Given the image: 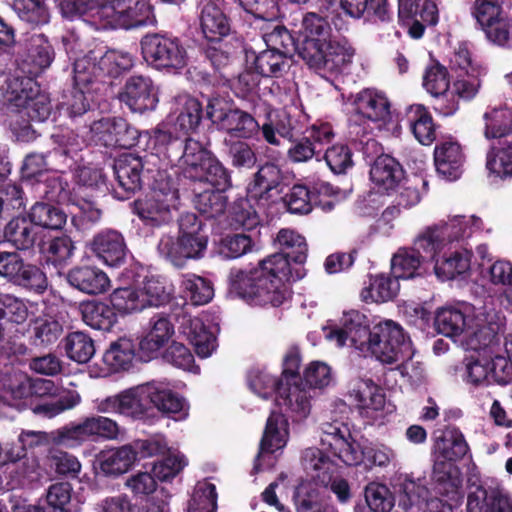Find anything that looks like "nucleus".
I'll list each match as a JSON object with an SVG mask.
<instances>
[{"mask_svg": "<svg viewBox=\"0 0 512 512\" xmlns=\"http://www.w3.org/2000/svg\"><path fill=\"white\" fill-rule=\"evenodd\" d=\"M63 333V325L50 314L37 317L30 324V339L35 346H47L58 340Z\"/></svg>", "mask_w": 512, "mask_h": 512, "instance_id": "41", "label": "nucleus"}, {"mask_svg": "<svg viewBox=\"0 0 512 512\" xmlns=\"http://www.w3.org/2000/svg\"><path fill=\"white\" fill-rule=\"evenodd\" d=\"M90 249L99 260L110 267L124 264L128 254L123 235L113 229L98 232L90 242Z\"/></svg>", "mask_w": 512, "mask_h": 512, "instance_id": "19", "label": "nucleus"}, {"mask_svg": "<svg viewBox=\"0 0 512 512\" xmlns=\"http://www.w3.org/2000/svg\"><path fill=\"white\" fill-rule=\"evenodd\" d=\"M468 224L464 216H455L448 222H439L426 227L414 240L413 248L425 261H435L454 241L468 235Z\"/></svg>", "mask_w": 512, "mask_h": 512, "instance_id": "7", "label": "nucleus"}, {"mask_svg": "<svg viewBox=\"0 0 512 512\" xmlns=\"http://www.w3.org/2000/svg\"><path fill=\"white\" fill-rule=\"evenodd\" d=\"M173 114L176 130L189 133L196 130L202 118V106L200 102L186 94L175 98Z\"/></svg>", "mask_w": 512, "mask_h": 512, "instance_id": "34", "label": "nucleus"}, {"mask_svg": "<svg viewBox=\"0 0 512 512\" xmlns=\"http://www.w3.org/2000/svg\"><path fill=\"white\" fill-rule=\"evenodd\" d=\"M395 488L399 498V507L405 511L414 505L427 501L429 497L427 487L420 483V480L415 481L407 475L402 480L400 479Z\"/></svg>", "mask_w": 512, "mask_h": 512, "instance_id": "54", "label": "nucleus"}, {"mask_svg": "<svg viewBox=\"0 0 512 512\" xmlns=\"http://www.w3.org/2000/svg\"><path fill=\"white\" fill-rule=\"evenodd\" d=\"M74 80L77 85H85L92 82L93 78L105 76L102 65V49L88 52L83 57L74 61Z\"/></svg>", "mask_w": 512, "mask_h": 512, "instance_id": "44", "label": "nucleus"}, {"mask_svg": "<svg viewBox=\"0 0 512 512\" xmlns=\"http://www.w3.org/2000/svg\"><path fill=\"white\" fill-rule=\"evenodd\" d=\"M364 494L372 512H389L395 504V497L384 484L371 482L365 487Z\"/></svg>", "mask_w": 512, "mask_h": 512, "instance_id": "64", "label": "nucleus"}, {"mask_svg": "<svg viewBox=\"0 0 512 512\" xmlns=\"http://www.w3.org/2000/svg\"><path fill=\"white\" fill-rule=\"evenodd\" d=\"M217 506V493L214 484L198 482L188 502L187 512H215Z\"/></svg>", "mask_w": 512, "mask_h": 512, "instance_id": "61", "label": "nucleus"}, {"mask_svg": "<svg viewBox=\"0 0 512 512\" xmlns=\"http://www.w3.org/2000/svg\"><path fill=\"white\" fill-rule=\"evenodd\" d=\"M150 382L134 386L118 394L94 401V409L102 414L143 417L150 407Z\"/></svg>", "mask_w": 512, "mask_h": 512, "instance_id": "9", "label": "nucleus"}, {"mask_svg": "<svg viewBox=\"0 0 512 512\" xmlns=\"http://www.w3.org/2000/svg\"><path fill=\"white\" fill-rule=\"evenodd\" d=\"M29 217L33 224L52 230L61 229L67 221L64 211L47 203L33 205Z\"/></svg>", "mask_w": 512, "mask_h": 512, "instance_id": "55", "label": "nucleus"}, {"mask_svg": "<svg viewBox=\"0 0 512 512\" xmlns=\"http://www.w3.org/2000/svg\"><path fill=\"white\" fill-rule=\"evenodd\" d=\"M303 466L313 481L321 486L330 487L340 503L350 501L352 494L346 479L335 477L337 468L321 450H307L303 456Z\"/></svg>", "mask_w": 512, "mask_h": 512, "instance_id": "8", "label": "nucleus"}, {"mask_svg": "<svg viewBox=\"0 0 512 512\" xmlns=\"http://www.w3.org/2000/svg\"><path fill=\"white\" fill-rule=\"evenodd\" d=\"M4 236L8 242L20 250L29 249L36 240L33 223L24 217L10 220L5 227Z\"/></svg>", "mask_w": 512, "mask_h": 512, "instance_id": "50", "label": "nucleus"}, {"mask_svg": "<svg viewBox=\"0 0 512 512\" xmlns=\"http://www.w3.org/2000/svg\"><path fill=\"white\" fill-rule=\"evenodd\" d=\"M211 156V153L199 141L188 138L185 141L184 150L179 159L185 176L190 179L199 177L197 172L204 169Z\"/></svg>", "mask_w": 512, "mask_h": 512, "instance_id": "42", "label": "nucleus"}, {"mask_svg": "<svg viewBox=\"0 0 512 512\" xmlns=\"http://www.w3.org/2000/svg\"><path fill=\"white\" fill-rule=\"evenodd\" d=\"M120 100L132 112L143 113L156 108L158 103L157 89L150 78L132 76L127 80L123 92L120 93Z\"/></svg>", "mask_w": 512, "mask_h": 512, "instance_id": "20", "label": "nucleus"}, {"mask_svg": "<svg viewBox=\"0 0 512 512\" xmlns=\"http://www.w3.org/2000/svg\"><path fill=\"white\" fill-rule=\"evenodd\" d=\"M63 17L82 19L95 29H130L151 22L152 10L146 0H62Z\"/></svg>", "mask_w": 512, "mask_h": 512, "instance_id": "2", "label": "nucleus"}, {"mask_svg": "<svg viewBox=\"0 0 512 512\" xmlns=\"http://www.w3.org/2000/svg\"><path fill=\"white\" fill-rule=\"evenodd\" d=\"M388 6V0H340L341 9L356 19L367 14L387 21L390 18Z\"/></svg>", "mask_w": 512, "mask_h": 512, "instance_id": "46", "label": "nucleus"}, {"mask_svg": "<svg viewBox=\"0 0 512 512\" xmlns=\"http://www.w3.org/2000/svg\"><path fill=\"white\" fill-rule=\"evenodd\" d=\"M406 118L415 139L422 145L429 146L437 138L439 127L433 119L432 114L422 104H413L407 108Z\"/></svg>", "mask_w": 512, "mask_h": 512, "instance_id": "32", "label": "nucleus"}, {"mask_svg": "<svg viewBox=\"0 0 512 512\" xmlns=\"http://www.w3.org/2000/svg\"><path fill=\"white\" fill-rule=\"evenodd\" d=\"M275 242L279 245L280 253L289 254L290 263L303 266L306 262L308 246L304 236L294 230L283 228L277 233Z\"/></svg>", "mask_w": 512, "mask_h": 512, "instance_id": "43", "label": "nucleus"}, {"mask_svg": "<svg viewBox=\"0 0 512 512\" xmlns=\"http://www.w3.org/2000/svg\"><path fill=\"white\" fill-rule=\"evenodd\" d=\"M149 401L159 411L185 419L188 416L189 405L184 398L173 392L164 383L150 382Z\"/></svg>", "mask_w": 512, "mask_h": 512, "instance_id": "30", "label": "nucleus"}, {"mask_svg": "<svg viewBox=\"0 0 512 512\" xmlns=\"http://www.w3.org/2000/svg\"><path fill=\"white\" fill-rule=\"evenodd\" d=\"M91 140L106 147L131 148L138 142L139 132L122 118H102L90 126Z\"/></svg>", "mask_w": 512, "mask_h": 512, "instance_id": "15", "label": "nucleus"}, {"mask_svg": "<svg viewBox=\"0 0 512 512\" xmlns=\"http://www.w3.org/2000/svg\"><path fill=\"white\" fill-rule=\"evenodd\" d=\"M434 326L438 333L446 337L458 336L464 331L466 316L458 308L442 307L436 312Z\"/></svg>", "mask_w": 512, "mask_h": 512, "instance_id": "51", "label": "nucleus"}, {"mask_svg": "<svg viewBox=\"0 0 512 512\" xmlns=\"http://www.w3.org/2000/svg\"><path fill=\"white\" fill-rule=\"evenodd\" d=\"M109 299L113 309L122 314H130L145 309L142 294L137 288H117L110 294Z\"/></svg>", "mask_w": 512, "mask_h": 512, "instance_id": "60", "label": "nucleus"}, {"mask_svg": "<svg viewBox=\"0 0 512 512\" xmlns=\"http://www.w3.org/2000/svg\"><path fill=\"white\" fill-rule=\"evenodd\" d=\"M448 246L434 261V272L441 280H451L470 270L472 252L467 249L450 251Z\"/></svg>", "mask_w": 512, "mask_h": 512, "instance_id": "29", "label": "nucleus"}, {"mask_svg": "<svg viewBox=\"0 0 512 512\" xmlns=\"http://www.w3.org/2000/svg\"><path fill=\"white\" fill-rule=\"evenodd\" d=\"M465 156L461 145L452 140L442 141L434 148V163L437 172L445 179L453 181L463 172Z\"/></svg>", "mask_w": 512, "mask_h": 512, "instance_id": "25", "label": "nucleus"}, {"mask_svg": "<svg viewBox=\"0 0 512 512\" xmlns=\"http://www.w3.org/2000/svg\"><path fill=\"white\" fill-rule=\"evenodd\" d=\"M423 262L426 261L413 247L400 248L391 259V271L398 279H411L421 274Z\"/></svg>", "mask_w": 512, "mask_h": 512, "instance_id": "45", "label": "nucleus"}, {"mask_svg": "<svg viewBox=\"0 0 512 512\" xmlns=\"http://www.w3.org/2000/svg\"><path fill=\"white\" fill-rule=\"evenodd\" d=\"M354 393L358 406L362 409L379 411L385 406V394L371 379L361 380Z\"/></svg>", "mask_w": 512, "mask_h": 512, "instance_id": "62", "label": "nucleus"}, {"mask_svg": "<svg viewBox=\"0 0 512 512\" xmlns=\"http://www.w3.org/2000/svg\"><path fill=\"white\" fill-rule=\"evenodd\" d=\"M227 199L223 190L216 188L198 191L195 188L194 205L195 208L208 218H214L221 215L226 208Z\"/></svg>", "mask_w": 512, "mask_h": 512, "instance_id": "57", "label": "nucleus"}, {"mask_svg": "<svg viewBox=\"0 0 512 512\" xmlns=\"http://www.w3.org/2000/svg\"><path fill=\"white\" fill-rule=\"evenodd\" d=\"M181 291L184 297L195 306L209 303L214 296L211 282L195 274L183 275Z\"/></svg>", "mask_w": 512, "mask_h": 512, "instance_id": "47", "label": "nucleus"}, {"mask_svg": "<svg viewBox=\"0 0 512 512\" xmlns=\"http://www.w3.org/2000/svg\"><path fill=\"white\" fill-rule=\"evenodd\" d=\"M302 26L306 36L296 46L299 57L321 75L342 73L355 54L349 42L334 37L329 20L315 12L304 15Z\"/></svg>", "mask_w": 512, "mask_h": 512, "instance_id": "1", "label": "nucleus"}, {"mask_svg": "<svg viewBox=\"0 0 512 512\" xmlns=\"http://www.w3.org/2000/svg\"><path fill=\"white\" fill-rule=\"evenodd\" d=\"M398 278L394 274L369 276V285L361 290L360 297L365 303H385L393 300L399 291Z\"/></svg>", "mask_w": 512, "mask_h": 512, "instance_id": "35", "label": "nucleus"}, {"mask_svg": "<svg viewBox=\"0 0 512 512\" xmlns=\"http://www.w3.org/2000/svg\"><path fill=\"white\" fill-rule=\"evenodd\" d=\"M272 31L265 30L260 27V36L265 44V49L273 50L285 55L291 54L292 50H296L294 39L290 32L281 23H273Z\"/></svg>", "mask_w": 512, "mask_h": 512, "instance_id": "56", "label": "nucleus"}, {"mask_svg": "<svg viewBox=\"0 0 512 512\" xmlns=\"http://www.w3.org/2000/svg\"><path fill=\"white\" fill-rule=\"evenodd\" d=\"M485 167L493 182L512 179V140L494 141L486 153Z\"/></svg>", "mask_w": 512, "mask_h": 512, "instance_id": "26", "label": "nucleus"}, {"mask_svg": "<svg viewBox=\"0 0 512 512\" xmlns=\"http://www.w3.org/2000/svg\"><path fill=\"white\" fill-rule=\"evenodd\" d=\"M176 201L177 193L175 190L162 191L155 189L151 196L136 202L135 211L147 225L159 226L170 220V210L175 207Z\"/></svg>", "mask_w": 512, "mask_h": 512, "instance_id": "18", "label": "nucleus"}, {"mask_svg": "<svg viewBox=\"0 0 512 512\" xmlns=\"http://www.w3.org/2000/svg\"><path fill=\"white\" fill-rule=\"evenodd\" d=\"M467 512H512V499L498 489L488 493L478 486L467 496Z\"/></svg>", "mask_w": 512, "mask_h": 512, "instance_id": "31", "label": "nucleus"}, {"mask_svg": "<svg viewBox=\"0 0 512 512\" xmlns=\"http://www.w3.org/2000/svg\"><path fill=\"white\" fill-rule=\"evenodd\" d=\"M0 276L39 293L47 288L45 274L35 265L25 263L16 252H0Z\"/></svg>", "mask_w": 512, "mask_h": 512, "instance_id": "14", "label": "nucleus"}, {"mask_svg": "<svg viewBox=\"0 0 512 512\" xmlns=\"http://www.w3.org/2000/svg\"><path fill=\"white\" fill-rule=\"evenodd\" d=\"M141 48L145 61L157 69H181L186 65V51L177 39L159 34L146 35Z\"/></svg>", "mask_w": 512, "mask_h": 512, "instance_id": "10", "label": "nucleus"}, {"mask_svg": "<svg viewBox=\"0 0 512 512\" xmlns=\"http://www.w3.org/2000/svg\"><path fill=\"white\" fill-rule=\"evenodd\" d=\"M369 174L377 191L387 195L393 194L406 175L401 163L393 156L384 153L371 162Z\"/></svg>", "mask_w": 512, "mask_h": 512, "instance_id": "21", "label": "nucleus"}, {"mask_svg": "<svg viewBox=\"0 0 512 512\" xmlns=\"http://www.w3.org/2000/svg\"><path fill=\"white\" fill-rule=\"evenodd\" d=\"M33 391L39 396H56L57 399L44 401L33 407V412L46 418L75 408L81 402L80 394L75 390L59 389L51 380L38 379L31 382L20 372L8 374L0 379V397L10 406H18L17 400L27 397Z\"/></svg>", "mask_w": 512, "mask_h": 512, "instance_id": "3", "label": "nucleus"}, {"mask_svg": "<svg viewBox=\"0 0 512 512\" xmlns=\"http://www.w3.org/2000/svg\"><path fill=\"white\" fill-rule=\"evenodd\" d=\"M431 484L435 493L447 500L457 501L461 496L462 475L454 463L433 460Z\"/></svg>", "mask_w": 512, "mask_h": 512, "instance_id": "24", "label": "nucleus"}, {"mask_svg": "<svg viewBox=\"0 0 512 512\" xmlns=\"http://www.w3.org/2000/svg\"><path fill=\"white\" fill-rule=\"evenodd\" d=\"M142 162L139 158L127 155L117 160L114 170L119 185L126 191L141 187Z\"/></svg>", "mask_w": 512, "mask_h": 512, "instance_id": "48", "label": "nucleus"}, {"mask_svg": "<svg viewBox=\"0 0 512 512\" xmlns=\"http://www.w3.org/2000/svg\"><path fill=\"white\" fill-rule=\"evenodd\" d=\"M365 351L385 364L403 362L411 357V341L398 323L385 320L372 327Z\"/></svg>", "mask_w": 512, "mask_h": 512, "instance_id": "6", "label": "nucleus"}, {"mask_svg": "<svg viewBox=\"0 0 512 512\" xmlns=\"http://www.w3.org/2000/svg\"><path fill=\"white\" fill-rule=\"evenodd\" d=\"M137 452L131 445L103 451L99 456V466L105 475L118 476L126 473L135 463Z\"/></svg>", "mask_w": 512, "mask_h": 512, "instance_id": "38", "label": "nucleus"}, {"mask_svg": "<svg viewBox=\"0 0 512 512\" xmlns=\"http://www.w3.org/2000/svg\"><path fill=\"white\" fill-rule=\"evenodd\" d=\"M207 116L213 123L229 133H238L245 136L247 125H251L253 119L247 113L228 107L224 98H211L207 105Z\"/></svg>", "mask_w": 512, "mask_h": 512, "instance_id": "22", "label": "nucleus"}, {"mask_svg": "<svg viewBox=\"0 0 512 512\" xmlns=\"http://www.w3.org/2000/svg\"><path fill=\"white\" fill-rule=\"evenodd\" d=\"M288 427V420L283 413H270L258 447V472L275 465L276 457L272 455L286 446Z\"/></svg>", "mask_w": 512, "mask_h": 512, "instance_id": "13", "label": "nucleus"}, {"mask_svg": "<svg viewBox=\"0 0 512 512\" xmlns=\"http://www.w3.org/2000/svg\"><path fill=\"white\" fill-rule=\"evenodd\" d=\"M174 325L170 319L163 315H156L149 321V328L140 341V349L149 355L162 349L174 335Z\"/></svg>", "mask_w": 512, "mask_h": 512, "instance_id": "37", "label": "nucleus"}, {"mask_svg": "<svg viewBox=\"0 0 512 512\" xmlns=\"http://www.w3.org/2000/svg\"><path fill=\"white\" fill-rule=\"evenodd\" d=\"M277 132L280 138L287 139L291 143L287 154L295 163L307 162L312 158L320 161L324 147L330 144L335 136L332 125L327 122L312 125L303 132L301 137H299L300 129L296 120L294 125H283L277 128Z\"/></svg>", "mask_w": 512, "mask_h": 512, "instance_id": "5", "label": "nucleus"}, {"mask_svg": "<svg viewBox=\"0 0 512 512\" xmlns=\"http://www.w3.org/2000/svg\"><path fill=\"white\" fill-rule=\"evenodd\" d=\"M67 281L72 287L88 295L102 294L111 284L107 274L95 266L72 268L67 274Z\"/></svg>", "mask_w": 512, "mask_h": 512, "instance_id": "27", "label": "nucleus"}, {"mask_svg": "<svg viewBox=\"0 0 512 512\" xmlns=\"http://www.w3.org/2000/svg\"><path fill=\"white\" fill-rule=\"evenodd\" d=\"M83 321L93 329L109 331L117 321L113 307L96 301L87 300L79 305Z\"/></svg>", "mask_w": 512, "mask_h": 512, "instance_id": "39", "label": "nucleus"}, {"mask_svg": "<svg viewBox=\"0 0 512 512\" xmlns=\"http://www.w3.org/2000/svg\"><path fill=\"white\" fill-rule=\"evenodd\" d=\"M65 350L71 360L87 363L95 354L94 341L83 332H72L65 338Z\"/></svg>", "mask_w": 512, "mask_h": 512, "instance_id": "58", "label": "nucleus"}, {"mask_svg": "<svg viewBox=\"0 0 512 512\" xmlns=\"http://www.w3.org/2000/svg\"><path fill=\"white\" fill-rule=\"evenodd\" d=\"M260 382L270 388V393L276 394L277 398L281 399L280 404L293 413L297 420L304 419L309 415L311 395L303 386L302 381L287 384L283 383V379H275L258 371V384ZM268 394L269 392H264L263 394L258 392V395L263 398H268Z\"/></svg>", "mask_w": 512, "mask_h": 512, "instance_id": "11", "label": "nucleus"}, {"mask_svg": "<svg viewBox=\"0 0 512 512\" xmlns=\"http://www.w3.org/2000/svg\"><path fill=\"white\" fill-rule=\"evenodd\" d=\"M432 455L436 461L454 464L467 455L471 457L469 444L463 432L455 425H446L435 432Z\"/></svg>", "mask_w": 512, "mask_h": 512, "instance_id": "16", "label": "nucleus"}, {"mask_svg": "<svg viewBox=\"0 0 512 512\" xmlns=\"http://www.w3.org/2000/svg\"><path fill=\"white\" fill-rule=\"evenodd\" d=\"M178 331L194 347L199 357L207 358L215 351L216 336L201 317L186 313L180 315Z\"/></svg>", "mask_w": 512, "mask_h": 512, "instance_id": "17", "label": "nucleus"}, {"mask_svg": "<svg viewBox=\"0 0 512 512\" xmlns=\"http://www.w3.org/2000/svg\"><path fill=\"white\" fill-rule=\"evenodd\" d=\"M483 119L486 139L494 141L512 140V108L507 106L491 108L484 113Z\"/></svg>", "mask_w": 512, "mask_h": 512, "instance_id": "36", "label": "nucleus"}, {"mask_svg": "<svg viewBox=\"0 0 512 512\" xmlns=\"http://www.w3.org/2000/svg\"><path fill=\"white\" fill-rule=\"evenodd\" d=\"M258 200L270 199L281 193L282 173L278 165L266 162L258 167Z\"/></svg>", "mask_w": 512, "mask_h": 512, "instance_id": "53", "label": "nucleus"}, {"mask_svg": "<svg viewBox=\"0 0 512 512\" xmlns=\"http://www.w3.org/2000/svg\"><path fill=\"white\" fill-rule=\"evenodd\" d=\"M2 101L9 108L19 110L26 107L37 95L38 85L29 77L11 75L0 87Z\"/></svg>", "mask_w": 512, "mask_h": 512, "instance_id": "28", "label": "nucleus"}, {"mask_svg": "<svg viewBox=\"0 0 512 512\" xmlns=\"http://www.w3.org/2000/svg\"><path fill=\"white\" fill-rule=\"evenodd\" d=\"M133 357V342L130 339L121 338L110 345L103 355V362L112 372H118L128 369Z\"/></svg>", "mask_w": 512, "mask_h": 512, "instance_id": "52", "label": "nucleus"}, {"mask_svg": "<svg viewBox=\"0 0 512 512\" xmlns=\"http://www.w3.org/2000/svg\"><path fill=\"white\" fill-rule=\"evenodd\" d=\"M427 181L420 175L404 176L397 189L393 191L396 194V203L403 208H410L418 204L421 200L420 187H427Z\"/></svg>", "mask_w": 512, "mask_h": 512, "instance_id": "59", "label": "nucleus"}, {"mask_svg": "<svg viewBox=\"0 0 512 512\" xmlns=\"http://www.w3.org/2000/svg\"><path fill=\"white\" fill-rule=\"evenodd\" d=\"M321 155L335 175L346 174L349 169H352L354 162L352 159V151L346 144H335L331 147L324 149Z\"/></svg>", "mask_w": 512, "mask_h": 512, "instance_id": "63", "label": "nucleus"}, {"mask_svg": "<svg viewBox=\"0 0 512 512\" xmlns=\"http://www.w3.org/2000/svg\"><path fill=\"white\" fill-rule=\"evenodd\" d=\"M306 275L303 266L293 267L289 254L274 253L258 262V305L279 307L290 295L288 283Z\"/></svg>", "mask_w": 512, "mask_h": 512, "instance_id": "4", "label": "nucleus"}, {"mask_svg": "<svg viewBox=\"0 0 512 512\" xmlns=\"http://www.w3.org/2000/svg\"><path fill=\"white\" fill-rule=\"evenodd\" d=\"M342 325L346 327L350 336V345L365 351L372 334L368 316L358 310H350L344 313Z\"/></svg>", "mask_w": 512, "mask_h": 512, "instance_id": "40", "label": "nucleus"}, {"mask_svg": "<svg viewBox=\"0 0 512 512\" xmlns=\"http://www.w3.org/2000/svg\"><path fill=\"white\" fill-rule=\"evenodd\" d=\"M352 106L357 115L368 121L385 123L390 119V101L384 93L375 89L366 88L358 92Z\"/></svg>", "mask_w": 512, "mask_h": 512, "instance_id": "23", "label": "nucleus"}, {"mask_svg": "<svg viewBox=\"0 0 512 512\" xmlns=\"http://www.w3.org/2000/svg\"><path fill=\"white\" fill-rule=\"evenodd\" d=\"M321 444L347 466H356L361 463V446L353 439L346 423L337 420L324 423Z\"/></svg>", "mask_w": 512, "mask_h": 512, "instance_id": "12", "label": "nucleus"}, {"mask_svg": "<svg viewBox=\"0 0 512 512\" xmlns=\"http://www.w3.org/2000/svg\"><path fill=\"white\" fill-rule=\"evenodd\" d=\"M200 26L204 36L216 41L228 35L230 25L221 8L213 1H204L200 8Z\"/></svg>", "mask_w": 512, "mask_h": 512, "instance_id": "33", "label": "nucleus"}, {"mask_svg": "<svg viewBox=\"0 0 512 512\" xmlns=\"http://www.w3.org/2000/svg\"><path fill=\"white\" fill-rule=\"evenodd\" d=\"M185 246L188 248L191 247L193 250L192 253H185L182 237H179L175 242L172 237L164 236L159 241L158 251L165 258L169 259L175 266H182L186 259L201 257L206 249V247H202L199 250L196 249L197 247H194L193 238L189 239Z\"/></svg>", "mask_w": 512, "mask_h": 512, "instance_id": "49", "label": "nucleus"}]
</instances>
